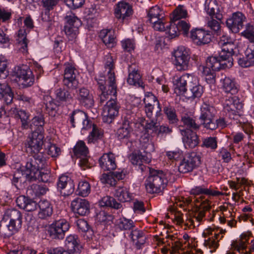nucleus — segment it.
<instances>
[{"label": "nucleus", "instance_id": "nucleus-28", "mask_svg": "<svg viewBox=\"0 0 254 254\" xmlns=\"http://www.w3.org/2000/svg\"><path fill=\"white\" fill-rule=\"evenodd\" d=\"M190 194L194 196V200L195 198L198 197H196L197 195H199L200 194H205L207 195V198L209 200V198H210L211 196H218L222 195L223 193L218 190H214L212 189L211 187L207 188L204 187V186H200L195 187L194 188L190 190Z\"/></svg>", "mask_w": 254, "mask_h": 254}, {"label": "nucleus", "instance_id": "nucleus-38", "mask_svg": "<svg viewBox=\"0 0 254 254\" xmlns=\"http://www.w3.org/2000/svg\"><path fill=\"white\" fill-rule=\"evenodd\" d=\"M250 235L244 233L241 236V239L239 241L233 242L232 244V248L234 250L238 251L239 253H244L247 247V244L249 239Z\"/></svg>", "mask_w": 254, "mask_h": 254}, {"label": "nucleus", "instance_id": "nucleus-26", "mask_svg": "<svg viewBox=\"0 0 254 254\" xmlns=\"http://www.w3.org/2000/svg\"><path fill=\"white\" fill-rule=\"evenodd\" d=\"M183 142L186 148L192 149L198 145L199 140L196 132L190 130H182Z\"/></svg>", "mask_w": 254, "mask_h": 254}, {"label": "nucleus", "instance_id": "nucleus-33", "mask_svg": "<svg viewBox=\"0 0 254 254\" xmlns=\"http://www.w3.org/2000/svg\"><path fill=\"white\" fill-rule=\"evenodd\" d=\"M131 239L137 249L142 248L146 242V237L144 232L138 229L132 230Z\"/></svg>", "mask_w": 254, "mask_h": 254}, {"label": "nucleus", "instance_id": "nucleus-54", "mask_svg": "<svg viewBox=\"0 0 254 254\" xmlns=\"http://www.w3.org/2000/svg\"><path fill=\"white\" fill-rule=\"evenodd\" d=\"M91 187L89 183L86 181H80L78 183V188L76 190L78 195L86 197L90 193Z\"/></svg>", "mask_w": 254, "mask_h": 254}, {"label": "nucleus", "instance_id": "nucleus-12", "mask_svg": "<svg viewBox=\"0 0 254 254\" xmlns=\"http://www.w3.org/2000/svg\"><path fill=\"white\" fill-rule=\"evenodd\" d=\"M69 121L73 127H79L82 129H87L92 127V123L87 114L81 110L73 111L69 115Z\"/></svg>", "mask_w": 254, "mask_h": 254}, {"label": "nucleus", "instance_id": "nucleus-35", "mask_svg": "<svg viewBox=\"0 0 254 254\" xmlns=\"http://www.w3.org/2000/svg\"><path fill=\"white\" fill-rule=\"evenodd\" d=\"M25 29H20L17 34V41L20 50L23 53L28 52V44L29 41L27 38Z\"/></svg>", "mask_w": 254, "mask_h": 254}, {"label": "nucleus", "instance_id": "nucleus-60", "mask_svg": "<svg viewBox=\"0 0 254 254\" xmlns=\"http://www.w3.org/2000/svg\"><path fill=\"white\" fill-rule=\"evenodd\" d=\"M101 182L104 184H109L111 186H115L117 184V180L112 173L109 174H103L100 178Z\"/></svg>", "mask_w": 254, "mask_h": 254}, {"label": "nucleus", "instance_id": "nucleus-23", "mask_svg": "<svg viewBox=\"0 0 254 254\" xmlns=\"http://www.w3.org/2000/svg\"><path fill=\"white\" fill-rule=\"evenodd\" d=\"M77 99L81 105L86 108H91L94 105L93 95L90 90L85 87H82L78 90Z\"/></svg>", "mask_w": 254, "mask_h": 254}, {"label": "nucleus", "instance_id": "nucleus-13", "mask_svg": "<svg viewBox=\"0 0 254 254\" xmlns=\"http://www.w3.org/2000/svg\"><path fill=\"white\" fill-rule=\"evenodd\" d=\"M16 77L19 79L23 87L31 86L34 82V75L31 69L26 65H22L15 68Z\"/></svg>", "mask_w": 254, "mask_h": 254}, {"label": "nucleus", "instance_id": "nucleus-45", "mask_svg": "<svg viewBox=\"0 0 254 254\" xmlns=\"http://www.w3.org/2000/svg\"><path fill=\"white\" fill-rule=\"evenodd\" d=\"M56 100L57 102L61 103L69 101L72 99L71 94L64 88H60L55 91Z\"/></svg>", "mask_w": 254, "mask_h": 254}, {"label": "nucleus", "instance_id": "nucleus-56", "mask_svg": "<svg viewBox=\"0 0 254 254\" xmlns=\"http://www.w3.org/2000/svg\"><path fill=\"white\" fill-rule=\"evenodd\" d=\"M116 225L121 230H130L135 226L132 220L126 218L119 219Z\"/></svg>", "mask_w": 254, "mask_h": 254}, {"label": "nucleus", "instance_id": "nucleus-44", "mask_svg": "<svg viewBox=\"0 0 254 254\" xmlns=\"http://www.w3.org/2000/svg\"><path fill=\"white\" fill-rule=\"evenodd\" d=\"M44 102L46 105L47 110L49 112L51 115L55 114L57 112L58 107L60 103L57 102V100L54 99L49 95H46L44 97Z\"/></svg>", "mask_w": 254, "mask_h": 254}, {"label": "nucleus", "instance_id": "nucleus-57", "mask_svg": "<svg viewBox=\"0 0 254 254\" xmlns=\"http://www.w3.org/2000/svg\"><path fill=\"white\" fill-rule=\"evenodd\" d=\"M162 11L158 6H153L148 11L147 16L150 22L160 18L162 16Z\"/></svg>", "mask_w": 254, "mask_h": 254}, {"label": "nucleus", "instance_id": "nucleus-39", "mask_svg": "<svg viewBox=\"0 0 254 254\" xmlns=\"http://www.w3.org/2000/svg\"><path fill=\"white\" fill-rule=\"evenodd\" d=\"M181 121L183 122L184 126L187 127L186 130L195 131L199 130L200 128V125L196 123L193 117L187 114H185L182 117Z\"/></svg>", "mask_w": 254, "mask_h": 254}, {"label": "nucleus", "instance_id": "nucleus-5", "mask_svg": "<svg viewBox=\"0 0 254 254\" xmlns=\"http://www.w3.org/2000/svg\"><path fill=\"white\" fill-rule=\"evenodd\" d=\"M149 175L145 182L146 190L151 194L159 193L166 187L168 183L166 175L162 170L149 168Z\"/></svg>", "mask_w": 254, "mask_h": 254}, {"label": "nucleus", "instance_id": "nucleus-20", "mask_svg": "<svg viewBox=\"0 0 254 254\" xmlns=\"http://www.w3.org/2000/svg\"><path fill=\"white\" fill-rule=\"evenodd\" d=\"M245 15L240 12L234 13L232 16L226 21L228 28L235 33H238L243 27V22L245 20Z\"/></svg>", "mask_w": 254, "mask_h": 254}, {"label": "nucleus", "instance_id": "nucleus-16", "mask_svg": "<svg viewBox=\"0 0 254 254\" xmlns=\"http://www.w3.org/2000/svg\"><path fill=\"white\" fill-rule=\"evenodd\" d=\"M64 66L63 84L68 89H75L78 85V81L76 78V70L72 65L68 63L65 64Z\"/></svg>", "mask_w": 254, "mask_h": 254}, {"label": "nucleus", "instance_id": "nucleus-19", "mask_svg": "<svg viewBox=\"0 0 254 254\" xmlns=\"http://www.w3.org/2000/svg\"><path fill=\"white\" fill-rule=\"evenodd\" d=\"M58 189L60 190L61 194L64 196H69L74 190V185L71 179L65 175L59 177L57 183Z\"/></svg>", "mask_w": 254, "mask_h": 254}, {"label": "nucleus", "instance_id": "nucleus-52", "mask_svg": "<svg viewBox=\"0 0 254 254\" xmlns=\"http://www.w3.org/2000/svg\"><path fill=\"white\" fill-rule=\"evenodd\" d=\"M223 237V236H221V237H219V236L208 237L204 239V246L210 249V251L213 252L218 248L219 246L218 242Z\"/></svg>", "mask_w": 254, "mask_h": 254}, {"label": "nucleus", "instance_id": "nucleus-17", "mask_svg": "<svg viewBox=\"0 0 254 254\" xmlns=\"http://www.w3.org/2000/svg\"><path fill=\"white\" fill-rule=\"evenodd\" d=\"M175 65L179 71L188 69L190 61V55L184 47L178 48L174 52Z\"/></svg>", "mask_w": 254, "mask_h": 254}, {"label": "nucleus", "instance_id": "nucleus-6", "mask_svg": "<svg viewBox=\"0 0 254 254\" xmlns=\"http://www.w3.org/2000/svg\"><path fill=\"white\" fill-rule=\"evenodd\" d=\"M201 163V153L199 152L191 151L181 161L178 167L180 173H187L197 168Z\"/></svg>", "mask_w": 254, "mask_h": 254}, {"label": "nucleus", "instance_id": "nucleus-42", "mask_svg": "<svg viewBox=\"0 0 254 254\" xmlns=\"http://www.w3.org/2000/svg\"><path fill=\"white\" fill-rule=\"evenodd\" d=\"M143 102L145 106L155 105V104L156 103L158 105L159 110L156 112L155 116L156 118H158L162 115L161 107H160L159 102L158 101L156 97L152 93L148 92L145 94L143 99Z\"/></svg>", "mask_w": 254, "mask_h": 254}, {"label": "nucleus", "instance_id": "nucleus-30", "mask_svg": "<svg viewBox=\"0 0 254 254\" xmlns=\"http://www.w3.org/2000/svg\"><path fill=\"white\" fill-rule=\"evenodd\" d=\"M131 123L127 119L126 120V117L125 118L122 127L117 130L116 132V135L119 140L126 141L131 137L133 131L130 126Z\"/></svg>", "mask_w": 254, "mask_h": 254}, {"label": "nucleus", "instance_id": "nucleus-24", "mask_svg": "<svg viewBox=\"0 0 254 254\" xmlns=\"http://www.w3.org/2000/svg\"><path fill=\"white\" fill-rule=\"evenodd\" d=\"M71 207L74 213L81 216L87 215L90 212V203L85 199L77 198L71 201Z\"/></svg>", "mask_w": 254, "mask_h": 254}, {"label": "nucleus", "instance_id": "nucleus-40", "mask_svg": "<svg viewBox=\"0 0 254 254\" xmlns=\"http://www.w3.org/2000/svg\"><path fill=\"white\" fill-rule=\"evenodd\" d=\"M99 37L107 47H113L115 43V38L114 36L113 31L112 30L103 29L101 31Z\"/></svg>", "mask_w": 254, "mask_h": 254}, {"label": "nucleus", "instance_id": "nucleus-31", "mask_svg": "<svg viewBox=\"0 0 254 254\" xmlns=\"http://www.w3.org/2000/svg\"><path fill=\"white\" fill-rule=\"evenodd\" d=\"M39 211L38 216L41 219H46L50 217L53 213L52 204L47 200H41L38 203Z\"/></svg>", "mask_w": 254, "mask_h": 254}, {"label": "nucleus", "instance_id": "nucleus-58", "mask_svg": "<svg viewBox=\"0 0 254 254\" xmlns=\"http://www.w3.org/2000/svg\"><path fill=\"white\" fill-rule=\"evenodd\" d=\"M187 14V10L183 6H179L174 10L171 19L172 21L176 22L181 18H186Z\"/></svg>", "mask_w": 254, "mask_h": 254}, {"label": "nucleus", "instance_id": "nucleus-51", "mask_svg": "<svg viewBox=\"0 0 254 254\" xmlns=\"http://www.w3.org/2000/svg\"><path fill=\"white\" fill-rule=\"evenodd\" d=\"M45 124L44 118L42 116H37L33 118L30 124V128L33 131L44 132L43 126Z\"/></svg>", "mask_w": 254, "mask_h": 254}, {"label": "nucleus", "instance_id": "nucleus-1", "mask_svg": "<svg viewBox=\"0 0 254 254\" xmlns=\"http://www.w3.org/2000/svg\"><path fill=\"white\" fill-rule=\"evenodd\" d=\"M105 68L107 71L108 84L104 75H100L96 76L95 79L97 82L99 91L98 100L102 105L109 98V96L113 95L115 97L117 94V85L116 84L115 73V64L113 57L108 54L105 58Z\"/></svg>", "mask_w": 254, "mask_h": 254}, {"label": "nucleus", "instance_id": "nucleus-59", "mask_svg": "<svg viewBox=\"0 0 254 254\" xmlns=\"http://www.w3.org/2000/svg\"><path fill=\"white\" fill-rule=\"evenodd\" d=\"M204 6L205 10L210 16L214 15L215 10L218 9L216 0H206Z\"/></svg>", "mask_w": 254, "mask_h": 254}, {"label": "nucleus", "instance_id": "nucleus-63", "mask_svg": "<svg viewBox=\"0 0 254 254\" xmlns=\"http://www.w3.org/2000/svg\"><path fill=\"white\" fill-rule=\"evenodd\" d=\"M151 23L153 24V27L154 30L159 31H165L166 28V25L168 24V23L166 22L165 19L163 18V17H161L160 18H159L157 20H154Z\"/></svg>", "mask_w": 254, "mask_h": 254}, {"label": "nucleus", "instance_id": "nucleus-3", "mask_svg": "<svg viewBox=\"0 0 254 254\" xmlns=\"http://www.w3.org/2000/svg\"><path fill=\"white\" fill-rule=\"evenodd\" d=\"M193 203L195 207L190 213L185 223V226L189 229L198 227L201 222L205 221L206 212L211 208V202L208 198H205V196L203 195L195 198Z\"/></svg>", "mask_w": 254, "mask_h": 254}, {"label": "nucleus", "instance_id": "nucleus-25", "mask_svg": "<svg viewBox=\"0 0 254 254\" xmlns=\"http://www.w3.org/2000/svg\"><path fill=\"white\" fill-rule=\"evenodd\" d=\"M100 167L104 171H113L117 167L115 155L112 153H104L99 159Z\"/></svg>", "mask_w": 254, "mask_h": 254}, {"label": "nucleus", "instance_id": "nucleus-8", "mask_svg": "<svg viewBox=\"0 0 254 254\" xmlns=\"http://www.w3.org/2000/svg\"><path fill=\"white\" fill-rule=\"evenodd\" d=\"M33 158L27 159L24 169L23 171L26 172H37L38 170H43L48 166V161L46 155L40 151L35 153Z\"/></svg>", "mask_w": 254, "mask_h": 254}, {"label": "nucleus", "instance_id": "nucleus-36", "mask_svg": "<svg viewBox=\"0 0 254 254\" xmlns=\"http://www.w3.org/2000/svg\"><path fill=\"white\" fill-rule=\"evenodd\" d=\"M65 245L68 251L70 252H75L79 251L80 245L78 236L75 235L68 236L65 240Z\"/></svg>", "mask_w": 254, "mask_h": 254}, {"label": "nucleus", "instance_id": "nucleus-29", "mask_svg": "<svg viewBox=\"0 0 254 254\" xmlns=\"http://www.w3.org/2000/svg\"><path fill=\"white\" fill-rule=\"evenodd\" d=\"M128 76L127 79V83L131 85L144 88L143 82L141 76L138 70L135 68V64H132L128 67Z\"/></svg>", "mask_w": 254, "mask_h": 254}, {"label": "nucleus", "instance_id": "nucleus-49", "mask_svg": "<svg viewBox=\"0 0 254 254\" xmlns=\"http://www.w3.org/2000/svg\"><path fill=\"white\" fill-rule=\"evenodd\" d=\"M100 204L102 206L110 207L116 209H119L122 207L121 203L117 202L115 198L108 195L102 198Z\"/></svg>", "mask_w": 254, "mask_h": 254}, {"label": "nucleus", "instance_id": "nucleus-14", "mask_svg": "<svg viewBox=\"0 0 254 254\" xmlns=\"http://www.w3.org/2000/svg\"><path fill=\"white\" fill-rule=\"evenodd\" d=\"M44 143V135L43 132L33 131L28 136L25 143V146L33 153L39 152Z\"/></svg>", "mask_w": 254, "mask_h": 254}, {"label": "nucleus", "instance_id": "nucleus-11", "mask_svg": "<svg viewBox=\"0 0 254 254\" xmlns=\"http://www.w3.org/2000/svg\"><path fill=\"white\" fill-rule=\"evenodd\" d=\"M66 21L64 31L68 39L72 40L78 33V28L81 25V20L71 12H68L65 17Z\"/></svg>", "mask_w": 254, "mask_h": 254}, {"label": "nucleus", "instance_id": "nucleus-48", "mask_svg": "<svg viewBox=\"0 0 254 254\" xmlns=\"http://www.w3.org/2000/svg\"><path fill=\"white\" fill-rule=\"evenodd\" d=\"M166 31V38L169 39H173L178 37L180 33L177 28L176 22L171 20V22L166 25L165 30Z\"/></svg>", "mask_w": 254, "mask_h": 254}, {"label": "nucleus", "instance_id": "nucleus-61", "mask_svg": "<svg viewBox=\"0 0 254 254\" xmlns=\"http://www.w3.org/2000/svg\"><path fill=\"white\" fill-rule=\"evenodd\" d=\"M202 147L210 148L215 150L217 147V141L215 137H208L203 140Z\"/></svg>", "mask_w": 254, "mask_h": 254}, {"label": "nucleus", "instance_id": "nucleus-27", "mask_svg": "<svg viewBox=\"0 0 254 254\" xmlns=\"http://www.w3.org/2000/svg\"><path fill=\"white\" fill-rule=\"evenodd\" d=\"M150 154L146 153L145 155L141 154L140 151H134L128 157L129 161L133 165H138L142 171L144 170L145 166L142 163L148 164L151 161Z\"/></svg>", "mask_w": 254, "mask_h": 254}, {"label": "nucleus", "instance_id": "nucleus-41", "mask_svg": "<svg viewBox=\"0 0 254 254\" xmlns=\"http://www.w3.org/2000/svg\"><path fill=\"white\" fill-rule=\"evenodd\" d=\"M36 172H26L25 174L28 180L30 181H36L38 180L43 182L46 183L49 181L50 175L48 173H44L41 171L38 170V173Z\"/></svg>", "mask_w": 254, "mask_h": 254}, {"label": "nucleus", "instance_id": "nucleus-22", "mask_svg": "<svg viewBox=\"0 0 254 254\" xmlns=\"http://www.w3.org/2000/svg\"><path fill=\"white\" fill-rule=\"evenodd\" d=\"M132 13V6L127 2L121 1L117 4L115 9V15L117 18L124 21L130 17Z\"/></svg>", "mask_w": 254, "mask_h": 254}, {"label": "nucleus", "instance_id": "nucleus-7", "mask_svg": "<svg viewBox=\"0 0 254 254\" xmlns=\"http://www.w3.org/2000/svg\"><path fill=\"white\" fill-rule=\"evenodd\" d=\"M157 241L158 245H164L161 249L164 254L168 252L174 254L182 249L183 245L180 239L174 235L167 234L165 238H158Z\"/></svg>", "mask_w": 254, "mask_h": 254}, {"label": "nucleus", "instance_id": "nucleus-10", "mask_svg": "<svg viewBox=\"0 0 254 254\" xmlns=\"http://www.w3.org/2000/svg\"><path fill=\"white\" fill-rule=\"evenodd\" d=\"M69 224L64 219L55 220L48 227V232L53 239H63L69 230Z\"/></svg>", "mask_w": 254, "mask_h": 254}, {"label": "nucleus", "instance_id": "nucleus-21", "mask_svg": "<svg viewBox=\"0 0 254 254\" xmlns=\"http://www.w3.org/2000/svg\"><path fill=\"white\" fill-rule=\"evenodd\" d=\"M190 38L198 46L208 44L211 41L210 32L203 29L192 30L190 32Z\"/></svg>", "mask_w": 254, "mask_h": 254}, {"label": "nucleus", "instance_id": "nucleus-46", "mask_svg": "<svg viewBox=\"0 0 254 254\" xmlns=\"http://www.w3.org/2000/svg\"><path fill=\"white\" fill-rule=\"evenodd\" d=\"M73 152L74 155L78 158L87 157L89 154V150L83 141H79L75 146Z\"/></svg>", "mask_w": 254, "mask_h": 254}, {"label": "nucleus", "instance_id": "nucleus-4", "mask_svg": "<svg viewBox=\"0 0 254 254\" xmlns=\"http://www.w3.org/2000/svg\"><path fill=\"white\" fill-rule=\"evenodd\" d=\"M22 214L14 208L7 209L4 212L3 220L8 222L6 226L0 225V235L4 238H8L17 233L22 227Z\"/></svg>", "mask_w": 254, "mask_h": 254}, {"label": "nucleus", "instance_id": "nucleus-43", "mask_svg": "<svg viewBox=\"0 0 254 254\" xmlns=\"http://www.w3.org/2000/svg\"><path fill=\"white\" fill-rule=\"evenodd\" d=\"M115 196L122 202L129 201L131 199L132 195L129 189L125 187H119L115 191Z\"/></svg>", "mask_w": 254, "mask_h": 254}, {"label": "nucleus", "instance_id": "nucleus-62", "mask_svg": "<svg viewBox=\"0 0 254 254\" xmlns=\"http://www.w3.org/2000/svg\"><path fill=\"white\" fill-rule=\"evenodd\" d=\"M16 98L19 101H23L26 108H31L35 105L34 100L32 97L25 94H18L16 96Z\"/></svg>", "mask_w": 254, "mask_h": 254}, {"label": "nucleus", "instance_id": "nucleus-15", "mask_svg": "<svg viewBox=\"0 0 254 254\" xmlns=\"http://www.w3.org/2000/svg\"><path fill=\"white\" fill-rule=\"evenodd\" d=\"M120 105L117 99H111L104 106L102 113L104 122L111 123L115 118L118 116Z\"/></svg>", "mask_w": 254, "mask_h": 254}, {"label": "nucleus", "instance_id": "nucleus-34", "mask_svg": "<svg viewBox=\"0 0 254 254\" xmlns=\"http://www.w3.org/2000/svg\"><path fill=\"white\" fill-rule=\"evenodd\" d=\"M221 82L222 88L225 93H230L231 95H235L238 93L239 89L234 79L225 77L221 80Z\"/></svg>", "mask_w": 254, "mask_h": 254}, {"label": "nucleus", "instance_id": "nucleus-2", "mask_svg": "<svg viewBox=\"0 0 254 254\" xmlns=\"http://www.w3.org/2000/svg\"><path fill=\"white\" fill-rule=\"evenodd\" d=\"M197 79L193 74L186 73L175 80V92L188 98H199L203 93V88L196 84Z\"/></svg>", "mask_w": 254, "mask_h": 254}, {"label": "nucleus", "instance_id": "nucleus-37", "mask_svg": "<svg viewBox=\"0 0 254 254\" xmlns=\"http://www.w3.org/2000/svg\"><path fill=\"white\" fill-rule=\"evenodd\" d=\"M92 129L87 137L88 143H94L104 137V130L95 125H92Z\"/></svg>", "mask_w": 254, "mask_h": 254}, {"label": "nucleus", "instance_id": "nucleus-18", "mask_svg": "<svg viewBox=\"0 0 254 254\" xmlns=\"http://www.w3.org/2000/svg\"><path fill=\"white\" fill-rule=\"evenodd\" d=\"M199 120L201 124L206 129H208L211 125H213L216 111L215 108L209 104L204 103L200 108Z\"/></svg>", "mask_w": 254, "mask_h": 254}, {"label": "nucleus", "instance_id": "nucleus-55", "mask_svg": "<svg viewBox=\"0 0 254 254\" xmlns=\"http://www.w3.org/2000/svg\"><path fill=\"white\" fill-rule=\"evenodd\" d=\"M48 190V189L45 185L33 184L28 191L32 196H39L45 194Z\"/></svg>", "mask_w": 254, "mask_h": 254}, {"label": "nucleus", "instance_id": "nucleus-50", "mask_svg": "<svg viewBox=\"0 0 254 254\" xmlns=\"http://www.w3.org/2000/svg\"><path fill=\"white\" fill-rule=\"evenodd\" d=\"M240 65L243 67H248L254 65V50L251 52H247L246 56L240 58L238 61Z\"/></svg>", "mask_w": 254, "mask_h": 254}, {"label": "nucleus", "instance_id": "nucleus-64", "mask_svg": "<svg viewBox=\"0 0 254 254\" xmlns=\"http://www.w3.org/2000/svg\"><path fill=\"white\" fill-rule=\"evenodd\" d=\"M242 35L248 39L250 42L254 44V26L248 24Z\"/></svg>", "mask_w": 254, "mask_h": 254}, {"label": "nucleus", "instance_id": "nucleus-9", "mask_svg": "<svg viewBox=\"0 0 254 254\" xmlns=\"http://www.w3.org/2000/svg\"><path fill=\"white\" fill-rule=\"evenodd\" d=\"M243 108V105L236 96L230 97L226 99L224 103V109L229 114L231 119L236 120L237 124L244 123L240 118L239 111Z\"/></svg>", "mask_w": 254, "mask_h": 254}, {"label": "nucleus", "instance_id": "nucleus-47", "mask_svg": "<svg viewBox=\"0 0 254 254\" xmlns=\"http://www.w3.org/2000/svg\"><path fill=\"white\" fill-rule=\"evenodd\" d=\"M220 64L219 57H210L207 58L206 61L205 71L211 70L212 71H217L220 70Z\"/></svg>", "mask_w": 254, "mask_h": 254}, {"label": "nucleus", "instance_id": "nucleus-53", "mask_svg": "<svg viewBox=\"0 0 254 254\" xmlns=\"http://www.w3.org/2000/svg\"><path fill=\"white\" fill-rule=\"evenodd\" d=\"M219 61L220 64V69L229 68L233 64V59L230 55L220 53L219 55Z\"/></svg>", "mask_w": 254, "mask_h": 254}, {"label": "nucleus", "instance_id": "nucleus-32", "mask_svg": "<svg viewBox=\"0 0 254 254\" xmlns=\"http://www.w3.org/2000/svg\"><path fill=\"white\" fill-rule=\"evenodd\" d=\"M162 108L169 123L170 124L177 123L179 120L177 117L176 110L173 105L169 102L165 101L163 102Z\"/></svg>", "mask_w": 254, "mask_h": 254}]
</instances>
